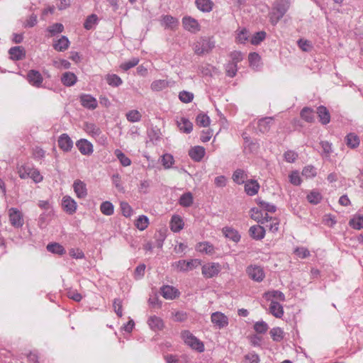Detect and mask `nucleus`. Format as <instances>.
I'll use <instances>...</instances> for the list:
<instances>
[{"instance_id":"10","label":"nucleus","mask_w":363,"mask_h":363,"mask_svg":"<svg viewBox=\"0 0 363 363\" xmlns=\"http://www.w3.org/2000/svg\"><path fill=\"white\" fill-rule=\"evenodd\" d=\"M79 101L82 106L90 110H94L98 106L96 99L90 94H82Z\"/></svg>"},{"instance_id":"36","label":"nucleus","mask_w":363,"mask_h":363,"mask_svg":"<svg viewBox=\"0 0 363 363\" xmlns=\"http://www.w3.org/2000/svg\"><path fill=\"white\" fill-rule=\"evenodd\" d=\"M47 32L49 33L48 37H52L57 34L61 33L64 30V26L60 23H55L47 28Z\"/></svg>"},{"instance_id":"49","label":"nucleus","mask_w":363,"mask_h":363,"mask_svg":"<svg viewBox=\"0 0 363 363\" xmlns=\"http://www.w3.org/2000/svg\"><path fill=\"white\" fill-rule=\"evenodd\" d=\"M307 199L312 204H318L320 202L322 196L318 191H312L308 194Z\"/></svg>"},{"instance_id":"27","label":"nucleus","mask_w":363,"mask_h":363,"mask_svg":"<svg viewBox=\"0 0 363 363\" xmlns=\"http://www.w3.org/2000/svg\"><path fill=\"white\" fill-rule=\"evenodd\" d=\"M274 118L272 117H265L260 119L258 122V129L260 132L264 133L269 130Z\"/></svg>"},{"instance_id":"57","label":"nucleus","mask_w":363,"mask_h":363,"mask_svg":"<svg viewBox=\"0 0 363 363\" xmlns=\"http://www.w3.org/2000/svg\"><path fill=\"white\" fill-rule=\"evenodd\" d=\"M138 63H139V59L137 57H133L131 60L122 63L120 67L123 71H128L130 68L135 67Z\"/></svg>"},{"instance_id":"2","label":"nucleus","mask_w":363,"mask_h":363,"mask_svg":"<svg viewBox=\"0 0 363 363\" xmlns=\"http://www.w3.org/2000/svg\"><path fill=\"white\" fill-rule=\"evenodd\" d=\"M201 265V260L199 259H193L189 261L184 259H180L173 263L172 267L176 269L177 271L181 272H187L193 270L198 267Z\"/></svg>"},{"instance_id":"48","label":"nucleus","mask_w":363,"mask_h":363,"mask_svg":"<svg viewBox=\"0 0 363 363\" xmlns=\"http://www.w3.org/2000/svg\"><path fill=\"white\" fill-rule=\"evenodd\" d=\"M248 60L250 62V65L253 67V69H257L259 66V62L261 60L260 56L257 52H251L249 54Z\"/></svg>"},{"instance_id":"56","label":"nucleus","mask_w":363,"mask_h":363,"mask_svg":"<svg viewBox=\"0 0 363 363\" xmlns=\"http://www.w3.org/2000/svg\"><path fill=\"white\" fill-rule=\"evenodd\" d=\"M179 99L183 103H190L194 99V94L190 91H182L179 94Z\"/></svg>"},{"instance_id":"34","label":"nucleus","mask_w":363,"mask_h":363,"mask_svg":"<svg viewBox=\"0 0 363 363\" xmlns=\"http://www.w3.org/2000/svg\"><path fill=\"white\" fill-rule=\"evenodd\" d=\"M317 113L320 118V121L322 124L326 125L329 123L330 121V116L328 109L323 106L318 108Z\"/></svg>"},{"instance_id":"41","label":"nucleus","mask_w":363,"mask_h":363,"mask_svg":"<svg viewBox=\"0 0 363 363\" xmlns=\"http://www.w3.org/2000/svg\"><path fill=\"white\" fill-rule=\"evenodd\" d=\"M106 80L108 85L113 87H118L123 83L121 78L117 74H108L106 77Z\"/></svg>"},{"instance_id":"46","label":"nucleus","mask_w":363,"mask_h":363,"mask_svg":"<svg viewBox=\"0 0 363 363\" xmlns=\"http://www.w3.org/2000/svg\"><path fill=\"white\" fill-rule=\"evenodd\" d=\"M149 224L148 218L146 216L142 215L140 216L138 219L135 220V226L140 230H144L146 229Z\"/></svg>"},{"instance_id":"59","label":"nucleus","mask_w":363,"mask_h":363,"mask_svg":"<svg viewBox=\"0 0 363 363\" xmlns=\"http://www.w3.org/2000/svg\"><path fill=\"white\" fill-rule=\"evenodd\" d=\"M251 215L250 217L254 220L262 224H264V221L262 219V212L256 208H252L250 211Z\"/></svg>"},{"instance_id":"20","label":"nucleus","mask_w":363,"mask_h":363,"mask_svg":"<svg viewBox=\"0 0 363 363\" xmlns=\"http://www.w3.org/2000/svg\"><path fill=\"white\" fill-rule=\"evenodd\" d=\"M250 235L255 240H260L264 238L265 235L264 228L259 225H253L250 228Z\"/></svg>"},{"instance_id":"60","label":"nucleus","mask_w":363,"mask_h":363,"mask_svg":"<svg viewBox=\"0 0 363 363\" xmlns=\"http://www.w3.org/2000/svg\"><path fill=\"white\" fill-rule=\"evenodd\" d=\"M162 165L165 169H169L174 163V157L170 154H164L162 158Z\"/></svg>"},{"instance_id":"23","label":"nucleus","mask_w":363,"mask_h":363,"mask_svg":"<svg viewBox=\"0 0 363 363\" xmlns=\"http://www.w3.org/2000/svg\"><path fill=\"white\" fill-rule=\"evenodd\" d=\"M184 225V223L181 218V216L178 215H174L172 217L171 221H170V229L174 232L178 233L181 230L183 229Z\"/></svg>"},{"instance_id":"30","label":"nucleus","mask_w":363,"mask_h":363,"mask_svg":"<svg viewBox=\"0 0 363 363\" xmlns=\"http://www.w3.org/2000/svg\"><path fill=\"white\" fill-rule=\"evenodd\" d=\"M171 86V82L165 79H157L152 82L150 89L153 91H160Z\"/></svg>"},{"instance_id":"11","label":"nucleus","mask_w":363,"mask_h":363,"mask_svg":"<svg viewBox=\"0 0 363 363\" xmlns=\"http://www.w3.org/2000/svg\"><path fill=\"white\" fill-rule=\"evenodd\" d=\"M59 147L64 152H69L73 147V141L66 133L60 135L58 140Z\"/></svg>"},{"instance_id":"9","label":"nucleus","mask_w":363,"mask_h":363,"mask_svg":"<svg viewBox=\"0 0 363 363\" xmlns=\"http://www.w3.org/2000/svg\"><path fill=\"white\" fill-rule=\"evenodd\" d=\"M76 146L83 155H91L94 152V147L91 142L86 139H80L77 141Z\"/></svg>"},{"instance_id":"42","label":"nucleus","mask_w":363,"mask_h":363,"mask_svg":"<svg viewBox=\"0 0 363 363\" xmlns=\"http://www.w3.org/2000/svg\"><path fill=\"white\" fill-rule=\"evenodd\" d=\"M32 167L26 164L20 165L17 167V172L19 177L22 179L29 178L30 172Z\"/></svg>"},{"instance_id":"31","label":"nucleus","mask_w":363,"mask_h":363,"mask_svg":"<svg viewBox=\"0 0 363 363\" xmlns=\"http://www.w3.org/2000/svg\"><path fill=\"white\" fill-rule=\"evenodd\" d=\"M161 24L165 28L174 29L178 26V21L177 18L172 16H163Z\"/></svg>"},{"instance_id":"6","label":"nucleus","mask_w":363,"mask_h":363,"mask_svg":"<svg viewBox=\"0 0 363 363\" xmlns=\"http://www.w3.org/2000/svg\"><path fill=\"white\" fill-rule=\"evenodd\" d=\"M211 320L214 326L219 329L227 327L229 323L228 318L219 311L213 313L211 315Z\"/></svg>"},{"instance_id":"21","label":"nucleus","mask_w":363,"mask_h":363,"mask_svg":"<svg viewBox=\"0 0 363 363\" xmlns=\"http://www.w3.org/2000/svg\"><path fill=\"white\" fill-rule=\"evenodd\" d=\"M290 7V0H277L273 9L280 13V16H284Z\"/></svg>"},{"instance_id":"54","label":"nucleus","mask_w":363,"mask_h":363,"mask_svg":"<svg viewBox=\"0 0 363 363\" xmlns=\"http://www.w3.org/2000/svg\"><path fill=\"white\" fill-rule=\"evenodd\" d=\"M196 124L199 126L207 127L210 124L209 117L203 113H200L196 116Z\"/></svg>"},{"instance_id":"40","label":"nucleus","mask_w":363,"mask_h":363,"mask_svg":"<svg viewBox=\"0 0 363 363\" xmlns=\"http://www.w3.org/2000/svg\"><path fill=\"white\" fill-rule=\"evenodd\" d=\"M300 115L301 118L308 123H312L314 121V112L311 108L304 107Z\"/></svg>"},{"instance_id":"8","label":"nucleus","mask_w":363,"mask_h":363,"mask_svg":"<svg viewBox=\"0 0 363 363\" xmlns=\"http://www.w3.org/2000/svg\"><path fill=\"white\" fill-rule=\"evenodd\" d=\"M26 79L32 86L38 88L42 86L43 82L42 74L40 72L35 69H30L28 71Z\"/></svg>"},{"instance_id":"4","label":"nucleus","mask_w":363,"mask_h":363,"mask_svg":"<svg viewBox=\"0 0 363 363\" xmlns=\"http://www.w3.org/2000/svg\"><path fill=\"white\" fill-rule=\"evenodd\" d=\"M9 217L11 225L16 228H21L23 225L24 220L23 213L16 208L9 209Z\"/></svg>"},{"instance_id":"44","label":"nucleus","mask_w":363,"mask_h":363,"mask_svg":"<svg viewBox=\"0 0 363 363\" xmlns=\"http://www.w3.org/2000/svg\"><path fill=\"white\" fill-rule=\"evenodd\" d=\"M350 225L356 230H360L363 228V216H354L350 220Z\"/></svg>"},{"instance_id":"33","label":"nucleus","mask_w":363,"mask_h":363,"mask_svg":"<svg viewBox=\"0 0 363 363\" xmlns=\"http://www.w3.org/2000/svg\"><path fill=\"white\" fill-rule=\"evenodd\" d=\"M223 233L226 238L235 242H238L240 240V234L233 228L225 227L223 228Z\"/></svg>"},{"instance_id":"7","label":"nucleus","mask_w":363,"mask_h":363,"mask_svg":"<svg viewBox=\"0 0 363 363\" xmlns=\"http://www.w3.org/2000/svg\"><path fill=\"white\" fill-rule=\"evenodd\" d=\"M247 274L252 280L260 282L264 278L263 269L257 265L249 266L246 269Z\"/></svg>"},{"instance_id":"24","label":"nucleus","mask_w":363,"mask_h":363,"mask_svg":"<svg viewBox=\"0 0 363 363\" xmlns=\"http://www.w3.org/2000/svg\"><path fill=\"white\" fill-rule=\"evenodd\" d=\"M196 250L201 253L213 255L215 252L214 247L208 242H201L196 245Z\"/></svg>"},{"instance_id":"18","label":"nucleus","mask_w":363,"mask_h":363,"mask_svg":"<svg viewBox=\"0 0 363 363\" xmlns=\"http://www.w3.org/2000/svg\"><path fill=\"white\" fill-rule=\"evenodd\" d=\"M70 42L67 37L62 35L58 40L53 43V48L58 52H64L69 47Z\"/></svg>"},{"instance_id":"47","label":"nucleus","mask_w":363,"mask_h":363,"mask_svg":"<svg viewBox=\"0 0 363 363\" xmlns=\"http://www.w3.org/2000/svg\"><path fill=\"white\" fill-rule=\"evenodd\" d=\"M114 154L123 166L128 167L130 165L131 160L128 157H126L125 154L122 152L120 150H116Z\"/></svg>"},{"instance_id":"64","label":"nucleus","mask_w":363,"mask_h":363,"mask_svg":"<svg viewBox=\"0 0 363 363\" xmlns=\"http://www.w3.org/2000/svg\"><path fill=\"white\" fill-rule=\"evenodd\" d=\"M246 363H259V358L258 354L255 352H250L245 356Z\"/></svg>"},{"instance_id":"13","label":"nucleus","mask_w":363,"mask_h":363,"mask_svg":"<svg viewBox=\"0 0 363 363\" xmlns=\"http://www.w3.org/2000/svg\"><path fill=\"white\" fill-rule=\"evenodd\" d=\"M38 206L41 209L45 211V212L42 213L39 218L40 225H42L44 223L45 216H50L53 214V208L49 201H39Z\"/></svg>"},{"instance_id":"12","label":"nucleus","mask_w":363,"mask_h":363,"mask_svg":"<svg viewBox=\"0 0 363 363\" xmlns=\"http://www.w3.org/2000/svg\"><path fill=\"white\" fill-rule=\"evenodd\" d=\"M62 206L63 210L69 215H72L76 212L77 203L69 196H65L62 198Z\"/></svg>"},{"instance_id":"51","label":"nucleus","mask_w":363,"mask_h":363,"mask_svg":"<svg viewBox=\"0 0 363 363\" xmlns=\"http://www.w3.org/2000/svg\"><path fill=\"white\" fill-rule=\"evenodd\" d=\"M141 114L137 110H131L126 113V118L131 123L138 122L141 120Z\"/></svg>"},{"instance_id":"62","label":"nucleus","mask_w":363,"mask_h":363,"mask_svg":"<svg viewBox=\"0 0 363 363\" xmlns=\"http://www.w3.org/2000/svg\"><path fill=\"white\" fill-rule=\"evenodd\" d=\"M225 71L228 77H235L238 71L237 65L235 63L232 62L228 63L225 67Z\"/></svg>"},{"instance_id":"38","label":"nucleus","mask_w":363,"mask_h":363,"mask_svg":"<svg viewBox=\"0 0 363 363\" xmlns=\"http://www.w3.org/2000/svg\"><path fill=\"white\" fill-rule=\"evenodd\" d=\"M194 202L193 194L191 192H186L182 194L179 200V203L183 207H189Z\"/></svg>"},{"instance_id":"58","label":"nucleus","mask_w":363,"mask_h":363,"mask_svg":"<svg viewBox=\"0 0 363 363\" xmlns=\"http://www.w3.org/2000/svg\"><path fill=\"white\" fill-rule=\"evenodd\" d=\"M266 38V33L264 31H259L255 33L252 37L250 42L252 45H259Z\"/></svg>"},{"instance_id":"52","label":"nucleus","mask_w":363,"mask_h":363,"mask_svg":"<svg viewBox=\"0 0 363 363\" xmlns=\"http://www.w3.org/2000/svg\"><path fill=\"white\" fill-rule=\"evenodd\" d=\"M269 333L274 341L280 342L284 338V332L280 328H272Z\"/></svg>"},{"instance_id":"37","label":"nucleus","mask_w":363,"mask_h":363,"mask_svg":"<svg viewBox=\"0 0 363 363\" xmlns=\"http://www.w3.org/2000/svg\"><path fill=\"white\" fill-rule=\"evenodd\" d=\"M247 176L244 170L241 169H236L232 177V179L234 182H235L238 184H242L245 183V179H247Z\"/></svg>"},{"instance_id":"53","label":"nucleus","mask_w":363,"mask_h":363,"mask_svg":"<svg viewBox=\"0 0 363 363\" xmlns=\"http://www.w3.org/2000/svg\"><path fill=\"white\" fill-rule=\"evenodd\" d=\"M264 296L267 300H269L271 298H274L278 299L281 301H285L284 294L281 291H268V292L265 293Z\"/></svg>"},{"instance_id":"1","label":"nucleus","mask_w":363,"mask_h":363,"mask_svg":"<svg viewBox=\"0 0 363 363\" xmlns=\"http://www.w3.org/2000/svg\"><path fill=\"white\" fill-rule=\"evenodd\" d=\"M215 48V41L211 38H201L194 45V52L198 55L209 53Z\"/></svg>"},{"instance_id":"28","label":"nucleus","mask_w":363,"mask_h":363,"mask_svg":"<svg viewBox=\"0 0 363 363\" xmlns=\"http://www.w3.org/2000/svg\"><path fill=\"white\" fill-rule=\"evenodd\" d=\"M77 80V76L71 72H65L61 77L62 83L66 86H73Z\"/></svg>"},{"instance_id":"39","label":"nucleus","mask_w":363,"mask_h":363,"mask_svg":"<svg viewBox=\"0 0 363 363\" xmlns=\"http://www.w3.org/2000/svg\"><path fill=\"white\" fill-rule=\"evenodd\" d=\"M345 143L350 148H355L359 145V139L354 133H349L345 137Z\"/></svg>"},{"instance_id":"22","label":"nucleus","mask_w":363,"mask_h":363,"mask_svg":"<svg viewBox=\"0 0 363 363\" xmlns=\"http://www.w3.org/2000/svg\"><path fill=\"white\" fill-rule=\"evenodd\" d=\"M269 310V312L276 318H280L284 315L283 306L276 301H271Z\"/></svg>"},{"instance_id":"63","label":"nucleus","mask_w":363,"mask_h":363,"mask_svg":"<svg viewBox=\"0 0 363 363\" xmlns=\"http://www.w3.org/2000/svg\"><path fill=\"white\" fill-rule=\"evenodd\" d=\"M248 37L247 30L243 28L238 33L236 40L240 43H245L248 40Z\"/></svg>"},{"instance_id":"17","label":"nucleus","mask_w":363,"mask_h":363,"mask_svg":"<svg viewBox=\"0 0 363 363\" xmlns=\"http://www.w3.org/2000/svg\"><path fill=\"white\" fill-rule=\"evenodd\" d=\"M206 153L205 148L201 146H195L189 150V155L195 162H200Z\"/></svg>"},{"instance_id":"19","label":"nucleus","mask_w":363,"mask_h":363,"mask_svg":"<svg viewBox=\"0 0 363 363\" xmlns=\"http://www.w3.org/2000/svg\"><path fill=\"white\" fill-rule=\"evenodd\" d=\"M73 189L79 199H84L87 195L86 184L81 180H76L73 184Z\"/></svg>"},{"instance_id":"3","label":"nucleus","mask_w":363,"mask_h":363,"mask_svg":"<svg viewBox=\"0 0 363 363\" xmlns=\"http://www.w3.org/2000/svg\"><path fill=\"white\" fill-rule=\"evenodd\" d=\"M182 337L184 342L191 349L195 350L199 352H202L204 351L205 348L203 343L194 335H193V334L189 331H184L182 333Z\"/></svg>"},{"instance_id":"32","label":"nucleus","mask_w":363,"mask_h":363,"mask_svg":"<svg viewBox=\"0 0 363 363\" xmlns=\"http://www.w3.org/2000/svg\"><path fill=\"white\" fill-rule=\"evenodd\" d=\"M177 124L180 130L185 133H189L193 130V124L186 118H181L177 121Z\"/></svg>"},{"instance_id":"29","label":"nucleus","mask_w":363,"mask_h":363,"mask_svg":"<svg viewBox=\"0 0 363 363\" xmlns=\"http://www.w3.org/2000/svg\"><path fill=\"white\" fill-rule=\"evenodd\" d=\"M147 323L150 328L155 331L160 330L164 327L162 320L156 315L150 316L147 320Z\"/></svg>"},{"instance_id":"35","label":"nucleus","mask_w":363,"mask_h":363,"mask_svg":"<svg viewBox=\"0 0 363 363\" xmlns=\"http://www.w3.org/2000/svg\"><path fill=\"white\" fill-rule=\"evenodd\" d=\"M84 130L92 137H99L101 134V129L94 123H85Z\"/></svg>"},{"instance_id":"61","label":"nucleus","mask_w":363,"mask_h":363,"mask_svg":"<svg viewBox=\"0 0 363 363\" xmlns=\"http://www.w3.org/2000/svg\"><path fill=\"white\" fill-rule=\"evenodd\" d=\"M29 178L32 179L35 183H39L43 179V177L40 174V172L33 167L30 172Z\"/></svg>"},{"instance_id":"55","label":"nucleus","mask_w":363,"mask_h":363,"mask_svg":"<svg viewBox=\"0 0 363 363\" xmlns=\"http://www.w3.org/2000/svg\"><path fill=\"white\" fill-rule=\"evenodd\" d=\"M269 328L267 323L263 320L257 321L254 325V330L260 334L265 333Z\"/></svg>"},{"instance_id":"25","label":"nucleus","mask_w":363,"mask_h":363,"mask_svg":"<svg viewBox=\"0 0 363 363\" xmlns=\"http://www.w3.org/2000/svg\"><path fill=\"white\" fill-rule=\"evenodd\" d=\"M259 189V184L256 180L247 181L245 184V191L249 196H254L257 194Z\"/></svg>"},{"instance_id":"5","label":"nucleus","mask_w":363,"mask_h":363,"mask_svg":"<svg viewBox=\"0 0 363 363\" xmlns=\"http://www.w3.org/2000/svg\"><path fill=\"white\" fill-rule=\"evenodd\" d=\"M220 269L221 267L218 263L209 262L202 266L201 273L205 278L210 279L217 276Z\"/></svg>"},{"instance_id":"16","label":"nucleus","mask_w":363,"mask_h":363,"mask_svg":"<svg viewBox=\"0 0 363 363\" xmlns=\"http://www.w3.org/2000/svg\"><path fill=\"white\" fill-rule=\"evenodd\" d=\"M161 294L162 296L166 299H174L179 296V291L172 286H164L161 288Z\"/></svg>"},{"instance_id":"45","label":"nucleus","mask_w":363,"mask_h":363,"mask_svg":"<svg viewBox=\"0 0 363 363\" xmlns=\"http://www.w3.org/2000/svg\"><path fill=\"white\" fill-rule=\"evenodd\" d=\"M101 213L106 216H111L114 212L113 205L110 201H104L100 206Z\"/></svg>"},{"instance_id":"15","label":"nucleus","mask_w":363,"mask_h":363,"mask_svg":"<svg viewBox=\"0 0 363 363\" xmlns=\"http://www.w3.org/2000/svg\"><path fill=\"white\" fill-rule=\"evenodd\" d=\"M9 54L12 60H21L26 57V50L22 46H15L9 50Z\"/></svg>"},{"instance_id":"26","label":"nucleus","mask_w":363,"mask_h":363,"mask_svg":"<svg viewBox=\"0 0 363 363\" xmlns=\"http://www.w3.org/2000/svg\"><path fill=\"white\" fill-rule=\"evenodd\" d=\"M195 4L199 10L205 13L211 11L213 6L211 0H195Z\"/></svg>"},{"instance_id":"50","label":"nucleus","mask_w":363,"mask_h":363,"mask_svg":"<svg viewBox=\"0 0 363 363\" xmlns=\"http://www.w3.org/2000/svg\"><path fill=\"white\" fill-rule=\"evenodd\" d=\"M97 21H98L97 16L95 14H91L86 18V19L84 23V27L86 30H91L94 28V26L95 25H96Z\"/></svg>"},{"instance_id":"14","label":"nucleus","mask_w":363,"mask_h":363,"mask_svg":"<svg viewBox=\"0 0 363 363\" xmlns=\"http://www.w3.org/2000/svg\"><path fill=\"white\" fill-rule=\"evenodd\" d=\"M182 23L184 28L191 33H196L200 30V26L198 21L190 16L184 17Z\"/></svg>"},{"instance_id":"43","label":"nucleus","mask_w":363,"mask_h":363,"mask_svg":"<svg viewBox=\"0 0 363 363\" xmlns=\"http://www.w3.org/2000/svg\"><path fill=\"white\" fill-rule=\"evenodd\" d=\"M47 250L50 252L60 255L65 253V250L63 246L57 242L48 244L47 245Z\"/></svg>"}]
</instances>
